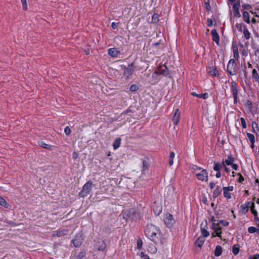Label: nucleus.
Masks as SVG:
<instances>
[{
    "label": "nucleus",
    "mask_w": 259,
    "mask_h": 259,
    "mask_svg": "<svg viewBox=\"0 0 259 259\" xmlns=\"http://www.w3.org/2000/svg\"><path fill=\"white\" fill-rule=\"evenodd\" d=\"M146 235L152 241L156 242L159 239V229L156 226L148 225L145 231Z\"/></svg>",
    "instance_id": "1"
},
{
    "label": "nucleus",
    "mask_w": 259,
    "mask_h": 259,
    "mask_svg": "<svg viewBox=\"0 0 259 259\" xmlns=\"http://www.w3.org/2000/svg\"><path fill=\"white\" fill-rule=\"evenodd\" d=\"M193 169V173L199 180L205 182L208 181V172L206 170L197 166H195Z\"/></svg>",
    "instance_id": "2"
},
{
    "label": "nucleus",
    "mask_w": 259,
    "mask_h": 259,
    "mask_svg": "<svg viewBox=\"0 0 259 259\" xmlns=\"http://www.w3.org/2000/svg\"><path fill=\"white\" fill-rule=\"evenodd\" d=\"M227 70L231 75H235L236 74L237 69L236 68V64L234 59L229 60L227 65Z\"/></svg>",
    "instance_id": "3"
},
{
    "label": "nucleus",
    "mask_w": 259,
    "mask_h": 259,
    "mask_svg": "<svg viewBox=\"0 0 259 259\" xmlns=\"http://www.w3.org/2000/svg\"><path fill=\"white\" fill-rule=\"evenodd\" d=\"M212 229L213 230V232L212 234V237H221V234L222 233V228L219 224L212 222Z\"/></svg>",
    "instance_id": "4"
},
{
    "label": "nucleus",
    "mask_w": 259,
    "mask_h": 259,
    "mask_svg": "<svg viewBox=\"0 0 259 259\" xmlns=\"http://www.w3.org/2000/svg\"><path fill=\"white\" fill-rule=\"evenodd\" d=\"M93 183L91 181H88L83 186L82 194L83 196H87L91 192L93 187Z\"/></svg>",
    "instance_id": "5"
},
{
    "label": "nucleus",
    "mask_w": 259,
    "mask_h": 259,
    "mask_svg": "<svg viewBox=\"0 0 259 259\" xmlns=\"http://www.w3.org/2000/svg\"><path fill=\"white\" fill-rule=\"evenodd\" d=\"M223 195L226 199H229L232 197V192L234 190L233 186L225 187L223 188Z\"/></svg>",
    "instance_id": "6"
},
{
    "label": "nucleus",
    "mask_w": 259,
    "mask_h": 259,
    "mask_svg": "<svg viewBox=\"0 0 259 259\" xmlns=\"http://www.w3.org/2000/svg\"><path fill=\"white\" fill-rule=\"evenodd\" d=\"M164 222L168 227H171L175 223V220L172 215L167 213L164 218Z\"/></svg>",
    "instance_id": "7"
},
{
    "label": "nucleus",
    "mask_w": 259,
    "mask_h": 259,
    "mask_svg": "<svg viewBox=\"0 0 259 259\" xmlns=\"http://www.w3.org/2000/svg\"><path fill=\"white\" fill-rule=\"evenodd\" d=\"M83 240L82 236L81 234H78L76 235L75 238L72 240V242L75 247H79Z\"/></svg>",
    "instance_id": "8"
},
{
    "label": "nucleus",
    "mask_w": 259,
    "mask_h": 259,
    "mask_svg": "<svg viewBox=\"0 0 259 259\" xmlns=\"http://www.w3.org/2000/svg\"><path fill=\"white\" fill-rule=\"evenodd\" d=\"M163 74L164 75H168V70L166 67H161L159 68H158L152 74L153 76H155L157 74Z\"/></svg>",
    "instance_id": "9"
},
{
    "label": "nucleus",
    "mask_w": 259,
    "mask_h": 259,
    "mask_svg": "<svg viewBox=\"0 0 259 259\" xmlns=\"http://www.w3.org/2000/svg\"><path fill=\"white\" fill-rule=\"evenodd\" d=\"M127 215H129V218L133 220H137L139 218V214L134 209H131L128 211Z\"/></svg>",
    "instance_id": "10"
},
{
    "label": "nucleus",
    "mask_w": 259,
    "mask_h": 259,
    "mask_svg": "<svg viewBox=\"0 0 259 259\" xmlns=\"http://www.w3.org/2000/svg\"><path fill=\"white\" fill-rule=\"evenodd\" d=\"M211 35L212 40L215 41V44L218 45H220V37L217 31V30L214 29L211 31Z\"/></svg>",
    "instance_id": "11"
},
{
    "label": "nucleus",
    "mask_w": 259,
    "mask_h": 259,
    "mask_svg": "<svg viewBox=\"0 0 259 259\" xmlns=\"http://www.w3.org/2000/svg\"><path fill=\"white\" fill-rule=\"evenodd\" d=\"M231 90L232 93L233 97L234 100V102L236 101L237 95H238V90L236 86V84L234 82L232 83Z\"/></svg>",
    "instance_id": "12"
},
{
    "label": "nucleus",
    "mask_w": 259,
    "mask_h": 259,
    "mask_svg": "<svg viewBox=\"0 0 259 259\" xmlns=\"http://www.w3.org/2000/svg\"><path fill=\"white\" fill-rule=\"evenodd\" d=\"M120 52L115 48H110L108 50V54L112 57H117Z\"/></svg>",
    "instance_id": "13"
},
{
    "label": "nucleus",
    "mask_w": 259,
    "mask_h": 259,
    "mask_svg": "<svg viewBox=\"0 0 259 259\" xmlns=\"http://www.w3.org/2000/svg\"><path fill=\"white\" fill-rule=\"evenodd\" d=\"M134 68L131 66H129L127 68H126L124 72V75L126 76L127 78H128L130 75H131L134 72Z\"/></svg>",
    "instance_id": "14"
},
{
    "label": "nucleus",
    "mask_w": 259,
    "mask_h": 259,
    "mask_svg": "<svg viewBox=\"0 0 259 259\" xmlns=\"http://www.w3.org/2000/svg\"><path fill=\"white\" fill-rule=\"evenodd\" d=\"M234 161V158L232 155H229L227 158L223 161V164L226 165H231Z\"/></svg>",
    "instance_id": "15"
},
{
    "label": "nucleus",
    "mask_w": 259,
    "mask_h": 259,
    "mask_svg": "<svg viewBox=\"0 0 259 259\" xmlns=\"http://www.w3.org/2000/svg\"><path fill=\"white\" fill-rule=\"evenodd\" d=\"M180 120V113H179V110L177 109L172 118V122L174 124H177Z\"/></svg>",
    "instance_id": "16"
},
{
    "label": "nucleus",
    "mask_w": 259,
    "mask_h": 259,
    "mask_svg": "<svg viewBox=\"0 0 259 259\" xmlns=\"http://www.w3.org/2000/svg\"><path fill=\"white\" fill-rule=\"evenodd\" d=\"M205 241L204 238L203 237L199 236L197 240L195 241V245L199 247H201L203 244H204Z\"/></svg>",
    "instance_id": "17"
},
{
    "label": "nucleus",
    "mask_w": 259,
    "mask_h": 259,
    "mask_svg": "<svg viewBox=\"0 0 259 259\" xmlns=\"http://www.w3.org/2000/svg\"><path fill=\"white\" fill-rule=\"evenodd\" d=\"M121 139L120 138H118L115 139L114 142L113 143V147L114 150L117 149L120 146L121 144Z\"/></svg>",
    "instance_id": "18"
},
{
    "label": "nucleus",
    "mask_w": 259,
    "mask_h": 259,
    "mask_svg": "<svg viewBox=\"0 0 259 259\" xmlns=\"http://www.w3.org/2000/svg\"><path fill=\"white\" fill-rule=\"evenodd\" d=\"M243 19L245 22H246L248 24H250V16L249 14V13L244 11L243 13Z\"/></svg>",
    "instance_id": "19"
},
{
    "label": "nucleus",
    "mask_w": 259,
    "mask_h": 259,
    "mask_svg": "<svg viewBox=\"0 0 259 259\" xmlns=\"http://www.w3.org/2000/svg\"><path fill=\"white\" fill-rule=\"evenodd\" d=\"M191 95L199 98H202L203 99H206L208 97V94L207 93L198 94L195 92H192Z\"/></svg>",
    "instance_id": "20"
},
{
    "label": "nucleus",
    "mask_w": 259,
    "mask_h": 259,
    "mask_svg": "<svg viewBox=\"0 0 259 259\" xmlns=\"http://www.w3.org/2000/svg\"><path fill=\"white\" fill-rule=\"evenodd\" d=\"M244 37L246 39H249L250 38L251 34L247 28V27H244L243 31H242Z\"/></svg>",
    "instance_id": "21"
},
{
    "label": "nucleus",
    "mask_w": 259,
    "mask_h": 259,
    "mask_svg": "<svg viewBox=\"0 0 259 259\" xmlns=\"http://www.w3.org/2000/svg\"><path fill=\"white\" fill-rule=\"evenodd\" d=\"M223 167V163H220L218 162L214 163L213 169L215 171H220L221 169Z\"/></svg>",
    "instance_id": "22"
},
{
    "label": "nucleus",
    "mask_w": 259,
    "mask_h": 259,
    "mask_svg": "<svg viewBox=\"0 0 259 259\" xmlns=\"http://www.w3.org/2000/svg\"><path fill=\"white\" fill-rule=\"evenodd\" d=\"M233 56L235 59L238 60L239 58V53L238 48L236 46L233 47Z\"/></svg>",
    "instance_id": "23"
},
{
    "label": "nucleus",
    "mask_w": 259,
    "mask_h": 259,
    "mask_svg": "<svg viewBox=\"0 0 259 259\" xmlns=\"http://www.w3.org/2000/svg\"><path fill=\"white\" fill-rule=\"evenodd\" d=\"M222 252V247L218 245L215 247V250H214V255L216 256H219L221 255Z\"/></svg>",
    "instance_id": "24"
},
{
    "label": "nucleus",
    "mask_w": 259,
    "mask_h": 259,
    "mask_svg": "<svg viewBox=\"0 0 259 259\" xmlns=\"http://www.w3.org/2000/svg\"><path fill=\"white\" fill-rule=\"evenodd\" d=\"M239 245L238 244H235L232 248V252L234 255H237L239 252Z\"/></svg>",
    "instance_id": "25"
},
{
    "label": "nucleus",
    "mask_w": 259,
    "mask_h": 259,
    "mask_svg": "<svg viewBox=\"0 0 259 259\" xmlns=\"http://www.w3.org/2000/svg\"><path fill=\"white\" fill-rule=\"evenodd\" d=\"M252 75L255 81L259 82V75L255 69L252 70Z\"/></svg>",
    "instance_id": "26"
},
{
    "label": "nucleus",
    "mask_w": 259,
    "mask_h": 259,
    "mask_svg": "<svg viewBox=\"0 0 259 259\" xmlns=\"http://www.w3.org/2000/svg\"><path fill=\"white\" fill-rule=\"evenodd\" d=\"M248 207H249V206H248V203L247 204L241 205L240 206V209H241V212L243 213H246L248 210Z\"/></svg>",
    "instance_id": "27"
},
{
    "label": "nucleus",
    "mask_w": 259,
    "mask_h": 259,
    "mask_svg": "<svg viewBox=\"0 0 259 259\" xmlns=\"http://www.w3.org/2000/svg\"><path fill=\"white\" fill-rule=\"evenodd\" d=\"M235 26L239 31L242 32L244 29V27H246V26L243 23H236Z\"/></svg>",
    "instance_id": "28"
},
{
    "label": "nucleus",
    "mask_w": 259,
    "mask_h": 259,
    "mask_svg": "<svg viewBox=\"0 0 259 259\" xmlns=\"http://www.w3.org/2000/svg\"><path fill=\"white\" fill-rule=\"evenodd\" d=\"M39 145L41 147L44 148L45 149H50V150L52 149H51L52 146L51 145H49L42 141L39 142Z\"/></svg>",
    "instance_id": "29"
},
{
    "label": "nucleus",
    "mask_w": 259,
    "mask_h": 259,
    "mask_svg": "<svg viewBox=\"0 0 259 259\" xmlns=\"http://www.w3.org/2000/svg\"><path fill=\"white\" fill-rule=\"evenodd\" d=\"M175 156V154L174 152H171L170 153V155L169 157V165H172L174 163V159Z\"/></svg>",
    "instance_id": "30"
},
{
    "label": "nucleus",
    "mask_w": 259,
    "mask_h": 259,
    "mask_svg": "<svg viewBox=\"0 0 259 259\" xmlns=\"http://www.w3.org/2000/svg\"><path fill=\"white\" fill-rule=\"evenodd\" d=\"M247 137L248 139V140L250 141L251 143L253 145L254 144L255 142V139H254V136L253 134L250 133H247Z\"/></svg>",
    "instance_id": "31"
},
{
    "label": "nucleus",
    "mask_w": 259,
    "mask_h": 259,
    "mask_svg": "<svg viewBox=\"0 0 259 259\" xmlns=\"http://www.w3.org/2000/svg\"><path fill=\"white\" fill-rule=\"evenodd\" d=\"M201 237H207L209 235V233L204 228L201 229Z\"/></svg>",
    "instance_id": "32"
},
{
    "label": "nucleus",
    "mask_w": 259,
    "mask_h": 259,
    "mask_svg": "<svg viewBox=\"0 0 259 259\" xmlns=\"http://www.w3.org/2000/svg\"><path fill=\"white\" fill-rule=\"evenodd\" d=\"M159 21V15L156 13H154L152 17V22L153 23H157Z\"/></svg>",
    "instance_id": "33"
},
{
    "label": "nucleus",
    "mask_w": 259,
    "mask_h": 259,
    "mask_svg": "<svg viewBox=\"0 0 259 259\" xmlns=\"http://www.w3.org/2000/svg\"><path fill=\"white\" fill-rule=\"evenodd\" d=\"M0 205L6 208H8L9 206V205L7 203L6 201L1 196H0Z\"/></svg>",
    "instance_id": "34"
},
{
    "label": "nucleus",
    "mask_w": 259,
    "mask_h": 259,
    "mask_svg": "<svg viewBox=\"0 0 259 259\" xmlns=\"http://www.w3.org/2000/svg\"><path fill=\"white\" fill-rule=\"evenodd\" d=\"M221 193V190L220 188L218 186L217 188L214 190L213 192V197H218Z\"/></svg>",
    "instance_id": "35"
},
{
    "label": "nucleus",
    "mask_w": 259,
    "mask_h": 259,
    "mask_svg": "<svg viewBox=\"0 0 259 259\" xmlns=\"http://www.w3.org/2000/svg\"><path fill=\"white\" fill-rule=\"evenodd\" d=\"M233 9L234 10V16L235 17L240 18L241 17V14L239 13L238 8L236 6H234L233 7Z\"/></svg>",
    "instance_id": "36"
},
{
    "label": "nucleus",
    "mask_w": 259,
    "mask_h": 259,
    "mask_svg": "<svg viewBox=\"0 0 259 259\" xmlns=\"http://www.w3.org/2000/svg\"><path fill=\"white\" fill-rule=\"evenodd\" d=\"M139 89V87L136 84H132L130 88L131 92H136Z\"/></svg>",
    "instance_id": "37"
},
{
    "label": "nucleus",
    "mask_w": 259,
    "mask_h": 259,
    "mask_svg": "<svg viewBox=\"0 0 259 259\" xmlns=\"http://www.w3.org/2000/svg\"><path fill=\"white\" fill-rule=\"evenodd\" d=\"M248 231L249 233H254L256 231V228L254 227H249L248 228Z\"/></svg>",
    "instance_id": "38"
},
{
    "label": "nucleus",
    "mask_w": 259,
    "mask_h": 259,
    "mask_svg": "<svg viewBox=\"0 0 259 259\" xmlns=\"http://www.w3.org/2000/svg\"><path fill=\"white\" fill-rule=\"evenodd\" d=\"M218 223L223 226H227L229 225V222L224 220H221Z\"/></svg>",
    "instance_id": "39"
},
{
    "label": "nucleus",
    "mask_w": 259,
    "mask_h": 259,
    "mask_svg": "<svg viewBox=\"0 0 259 259\" xmlns=\"http://www.w3.org/2000/svg\"><path fill=\"white\" fill-rule=\"evenodd\" d=\"M21 1L22 4L23 9L26 10L27 9L26 0H21Z\"/></svg>",
    "instance_id": "40"
},
{
    "label": "nucleus",
    "mask_w": 259,
    "mask_h": 259,
    "mask_svg": "<svg viewBox=\"0 0 259 259\" xmlns=\"http://www.w3.org/2000/svg\"><path fill=\"white\" fill-rule=\"evenodd\" d=\"M240 120H241V124H242V127L244 128H246V121H245V119L244 118H243V117H241L240 118Z\"/></svg>",
    "instance_id": "41"
},
{
    "label": "nucleus",
    "mask_w": 259,
    "mask_h": 259,
    "mask_svg": "<svg viewBox=\"0 0 259 259\" xmlns=\"http://www.w3.org/2000/svg\"><path fill=\"white\" fill-rule=\"evenodd\" d=\"M210 74L211 75L216 76L218 75V72L215 69H212L211 71H210Z\"/></svg>",
    "instance_id": "42"
},
{
    "label": "nucleus",
    "mask_w": 259,
    "mask_h": 259,
    "mask_svg": "<svg viewBox=\"0 0 259 259\" xmlns=\"http://www.w3.org/2000/svg\"><path fill=\"white\" fill-rule=\"evenodd\" d=\"M137 248L140 249L142 246V241L141 239H139L137 240Z\"/></svg>",
    "instance_id": "43"
},
{
    "label": "nucleus",
    "mask_w": 259,
    "mask_h": 259,
    "mask_svg": "<svg viewBox=\"0 0 259 259\" xmlns=\"http://www.w3.org/2000/svg\"><path fill=\"white\" fill-rule=\"evenodd\" d=\"M106 245L105 244L102 242L101 245L99 246L98 249L101 251H103L105 249Z\"/></svg>",
    "instance_id": "44"
},
{
    "label": "nucleus",
    "mask_w": 259,
    "mask_h": 259,
    "mask_svg": "<svg viewBox=\"0 0 259 259\" xmlns=\"http://www.w3.org/2000/svg\"><path fill=\"white\" fill-rule=\"evenodd\" d=\"M64 132L66 135H69L71 133V130L68 126H66L65 128Z\"/></svg>",
    "instance_id": "45"
},
{
    "label": "nucleus",
    "mask_w": 259,
    "mask_h": 259,
    "mask_svg": "<svg viewBox=\"0 0 259 259\" xmlns=\"http://www.w3.org/2000/svg\"><path fill=\"white\" fill-rule=\"evenodd\" d=\"M248 204L249 207H250V210H252L254 209L255 206H254V203L251 202H248Z\"/></svg>",
    "instance_id": "46"
},
{
    "label": "nucleus",
    "mask_w": 259,
    "mask_h": 259,
    "mask_svg": "<svg viewBox=\"0 0 259 259\" xmlns=\"http://www.w3.org/2000/svg\"><path fill=\"white\" fill-rule=\"evenodd\" d=\"M141 257H142L143 259H150V258L149 257V256H148V255H147V254H145L143 252H141Z\"/></svg>",
    "instance_id": "47"
},
{
    "label": "nucleus",
    "mask_w": 259,
    "mask_h": 259,
    "mask_svg": "<svg viewBox=\"0 0 259 259\" xmlns=\"http://www.w3.org/2000/svg\"><path fill=\"white\" fill-rule=\"evenodd\" d=\"M207 25L208 26H211L212 25V21L211 19L208 18L207 19Z\"/></svg>",
    "instance_id": "48"
},
{
    "label": "nucleus",
    "mask_w": 259,
    "mask_h": 259,
    "mask_svg": "<svg viewBox=\"0 0 259 259\" xmlns=\"http://www.w3.org/2000/svg\"><path fill=\"white\" fill-rule=\"evenodd\" d=\"M111 27L113 29H116L117 28V23L115 22H112L111 24Z\"/></svg>",
    "instance_id": "49"
},
{
    "label": "nucleus",
    "mask_w": 259,
    "mask_h": 259,
    "mask_svg": "<svg viewBox=\"0 0 259 259\" xmlns=\"http://www.w3.org/2000/svg\"><path fill=\"white\" fill-rule=\"evenodd\" d=\"M254 221L255 222L257 226L259 227V218L258 217H255L254 218Z\"/></svg>",
    "instance_id": "50"
},
{
    "label": "nucleus",
    "mask_w": 259,
    "mask_h": 259,
    "mask_svg": "<svg viewBox=\"0 0 259 259\" xmlns=\"http://www.w3.org/2000/svg\"><path fill=\"white\" fill-rule=\"evenodd\" d=\"M231 166L233 169H234L235 170H237L238 165L236 164L233 163Z\"/></svg>",
    "instance_id": "51"
},
{
    "label": "nucleus",
    "mask_w": 259,
    "mask_h": 259,
    "mask_svg": "<svg viewBox=\"0 0 259 259\" xmlns=\"http://www.w3.org/2000/svg\"><path fill=\"white\" fill-rule=\"evenodd\" d=\"M223 168H224V170H225V171L226 172H230V169H229V168H228V167L226 166V165L223 164Z\"/></svg>",
    "instance_id": "52"
},
{
    "label": "nucleus",
    "mask_w": 259,
    "mask_h": 259,
    "mask_svg": "<svg viewBox=\"0 0 259 259\" xmlns=\"http://www.w3.org/2000/svg\"><path fill=\"white\" fill-rule=\"evenodd\" d=\"M72 157L73 159H76L78 157V154L76 152H74L72 154Z\"/></svg>",
    "instance_id": "53"
},
{
    "label": "nucleus",
    "mask_w": 259,
    "mask_h": 259,
    "mask_svg": "<svg viewBox=\"0 0 259 259\" xmlns=\"http://www.w3.org/2000/svg\"><path fill=\"white\" fill-rule=\"evenodd\" d=\"M215 186V184L213 182H210L209 184V186L210 187V188L211 189H213L214 187Z\"/></svg>",
    "instance_id": "54"
},
{
    "label": "nucleus",
    "mask_w": 259,
    "mask_h": 259,
    "mask_svg": "<svg viewBox=\"0 0 259 259\" xmlns=\"http://www.w3.org/2000/svg\"><path fill=\"white\" fill-rule=\"evenodd\" d=\"M205 4L206 5V9L207 10V11H209L210 9V6L209 4L208 3H206V2Z\"/></svg>",
    "instance_id": "55"
},
{
    "label": "nucleus",
    "mask_w": 259,
    "mask_h": 259,
    "mask_svg": "<svg viewBox=\"0 0 259 259\" xmlns=\"http://www.w3.org/2000/svg\"><path fill=\"white\" fill-rule=\"evenodd\" d=\"M217 171V173L215 174V177L217 178H220L221 176V174L220 171Z\"/></svg>",
    "instance_id": "56"
},
{
    "label": "nucleus",
    "mask_w": 259,
    "mask_h": 259,
    "mask_svg": "<svg viewBox=\"0 0 259 259\" xmlns=\"http://www.w3.org/2000/svg\"><path fill=\"white\" fill-rule=\"evenodd\" d=\"M251 211L252 213L254 215V218L257 216V212L256 210L254 209V210H251Z\"/></svg>",
    "instance_id": "57"
},
{
    "label": "nucleus",
    "mask_w": 259,
    "mask_h": 259,
    "mask_svg": "<svg viewBox=\"0 0 259 259\" xmlns=\"http://www.w3.org/2000/svg\"><path fill=\"white\" fill-rule=\"evenodd\" d=\"M251 259H259V254H254L251 258Z\"/></svg>",
    "instance_id": "58"
},
{
    "label": "nucleus",
    "mask_w": 259,
    "mask_h": 259,
    "mask_svg": "<svg viewBox=\"0 0 259 259\" xmlns=\"http://www.w3.org/2000/svg\"><path fill=\"white\" fill-rule=\"evenodd\" d=\"M156 251H157V249H156V247L154 246L152 247V248L151 249V252L153 253H156Z\"/></svg>",
    "instance_id": "59"
},
{
    "label": "nucleus",
    "mask_w": 259,
    "mask_h": 259,
    "mask_svg": "<svg viewBox=\"0 0 259 259\" xmlns=\"http://www.w3.org/2000/svg\"><path fill=\"white\" fill-rule=\"evenodd\" d=\"M244 180V178L242 176H240V177L239 178V182L240 183H241Z\"/></svg>",
    "instance_id": "60"
},
{
    "label": "nucleus",
    "mask_w": 259,
    "mask_h": 259,
    "mask_svg": "<svg viewBox=\"0 0 259 259\" xmlns=\"http://www.w3.org/2000/svg\"><path fill=\"white\" fill-rule=\"evenodd\" d=\"M252 125L253 128H254L255 127H256L257 126V124L255 122H253L252 123Z\"/></svg>",
    "instance_id": "61"
},
{
    "label": "nucleus",
    "mask_w": 259,
    "mask_h": 259,
    "mask_svg": "<svg viewBox=\"0 0 259 259\" xmlns=\"http://www.w3.org/2000/svg\"><path fill=\"white\" fill-rule=\"evenodd\" d=\"M252 14H254L256 17H259V15L256 12H251Z\"/></svg>",
    "instance_id": "62"
},
{
    "label": "nucleus",
    "mask_w": 259,
    "mask_h": 259,
    "mask_svg": "<svg viewBox=\"0 0 259 259\" xmlns=\"http://www.w3.org/2000/svg\"><path fill=\"white\" fill-rule=\"evenodd\" d=\"M251 22L253 23H255L256 22V20L255 18H253L252 19H251Z\"/></svg>",
    "instance_id": "63"
},
{
    "label": "nucleus",
    "mask_w": 259,
    "mask_h": 259,
    "mask_svg": "<svg viewBox=\"0 0 259 259\" xmlns=\"http://www.w3.org/2000/svg\"><path fill=\"white\" fill-rule=\"evenodd\" d=\"M158 211H159V212H158V213H157V215H158V214L160 213V212L162 211V208H161V207H159V210H158Z\"/></svg>",
    "instance_id": "64"
}]
</instances>
